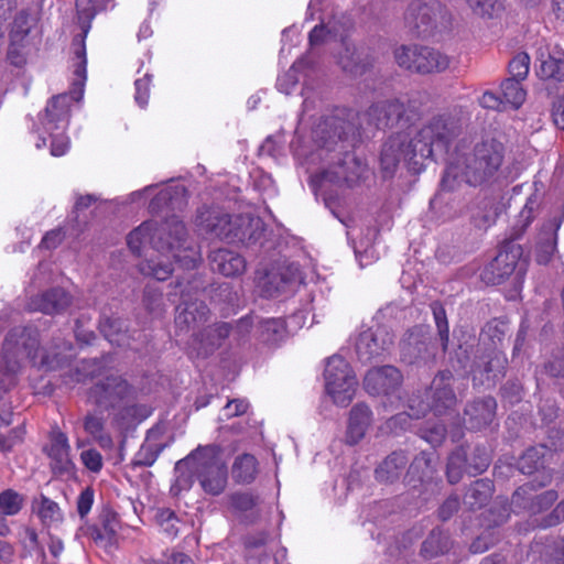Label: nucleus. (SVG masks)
<instances>
[{
  "mask_svg": "<svg viewBox=\"0 0 564 564\" xmlns=\"http://www.w3.org/2000/svg\"><path fill=\"white\" fill-rule=\"evenodd\" d=\"M459 133L458 121L446 115L432 118L414 133L397 132L382 145L381 171L386 177L392 176L403 162L409 171L420 173L427 161H445Z\"/></svg>",
  "mask_w": 564,
  "mask_h": 564,
  "instance_id": "1",
  "label": "nucleus"
},
{
  "mask_svg": "<svg viewBox=\"0 0 564 564\" xmlns=\"http://www.w3.org/2000/svg\"><path fill=\"white\" fill-rule=\"evenodd\" d=\"M37 332L29 327H14L6 336L2 345L0 367V387L9 388L18 384V375L23 361L30 359L44 370H56L67 366L73 357L72 344L64 340L45 349L40 361H36L39 348Z\"/></svg>",
  "mask_w": 564,
  "mask_h": 564,
  "instance_id": "2",
  "label": "nucleus"
},
{
  "mask_svg": "<svg viewBox=\"0 0 564 564\" xmlns=\"http://www.w3.org/2000/svg\"><path fill=\"white\" fill-rule=\"evenodd\" d=\"M153 235L151 246L166 260L147 259L139 263V271L158 281H165L173 272L170 257L184 269H194L200 260L198 248L189 240L183 221L175 215L166 218L161 224L153 221Z\"/></svg>",
  "mask_w": 564,
  "mask_h": 564,
  "instance_id": "3",
  "label": "nucleus"
},
{
  "mask_svg": "<svg viewBox=\"0 0 564 564\" xmlns=\"http://www.w3.org/2000/svg\"><path fill=\"white\" fill-rule=\"evenodd\" d=\"M502 161V143L495 139L478 142L470 152L448 161L442 178V187L447 191L454 189L457 178H462L471 186L481 185L497 174Z\"/></svg>",
  "mask_w": 564,
  "mask_h": 564,
  "instance_id": "4",
  "label": "nucleus"
},
{
  "mask_svg": "<svg viewBox=\"0 0 564 564\" xmlns=\"http://www.w3.org/2000/svg\"><path fill=\"white\" fill-rule=\"evenodd\" d=\"M176 469L189 470L208 495L218 496L227 486V466L214 446L198 447L180 460Z\"/></svg>",
  "mask_w": 564,
  "mask_h": 564,
  "instance_id": "5",
  "label": "nucleus"
},
{
  "mask_svg": "<svg viewBox=\"0 0 564 564\" xmlns=\"http://www.w3.org/2000/svg\"><path fill=\"white\" fill-rule=\"evenodd\" d=\"M196 226L210 236L228 242L246 241L254 238L251 226L260 225V219L248 215L231 216L219 208H200L195 219Z\"/></svg>",
  "mask_w": 564,
  "mask_h": 564,
  "instance_id": "6",
  "label": "nucleus"
},
{
  "mask_svg": "<svg viewBox=\"0 0 564 564\" xmlns=\"http://www.w3.org/2000/svg\"><path fill=\"white\" fill-rule=\"evenodd\" d=\"M393 55L401 68L422 75L445 72L452 62L440 50L421 45H401Z\"/></svg>",
  "mask_w": 564,
  "mask_h": 564,
  "instance_id": "7",
  "label": "nucleus"
},
{
  "mask_svg": "<svg viewBox=\"0 0 564 564\" xmlns=\"http://www.w3.org/2000/svg\"><path fill=\"white\" fill-rule=\"evenodd\" d=\"M404 19L408 25L421 36H430L449 23L448 12L438 0L411 1Z\"/></svg>",
  "mask_w": 564,
  "mask_h": 564,
  "instance_id": "8",
  "label": "nucleus"
},
{
  "mask_svg": "<svg viewBox=\"0 0 564 564\" xmlns=\"http://www.w3.org/2000/svg\"><path fill=\"white\" fill-rule=\"evenodd\" d=\"M435 356L436 347L431 336L421 328L409 330L400 343L401 360L408 365L426 366Z\"/></svg>",
  "mask_w": 564,
  "mask_h": 564,
  "instance_id": "9",
  "label": "nucleus"
},
{
  "mask_svg": "<svg viewBox=\"0 0 564 564\" xmlns=\"http://www.w3.org/2000/svg\"><path fill=\"white\" fill-rule=\"evenodd\" d=\"M522 254L519 245L509 242L484 268L481 279L486 284L497 285L505 282L516 270Z\"/></svg>",
  "mask_w": 564,
  "mask_h": 564,
  "instance_id": "10",
  "label": "nucleus"
},
{
  "mask_svg": "<svg viewBox=\"0 0 564 564\" xmlns=\"http://www.w3.org/2000/svg\"><path fill=\"white\" fill-rule=\"evenodd\" d=\"M393 340V334L383 325L368 328L360 333L357 339V355L361 361H370L389 351Z\"/></svg>",
  "mask_w": 564,
  "mask_h": 564,
  "instance_id": "11",
  "label": "nucleus"
},
{
  "mask_svg": "<svg viewBox=\"0 0 564 564\" xmlns=\"http://www.w3.org/2000/svg\"><path fill=\"white\" fill-rule=\"evenodd\" d=\"M368 123L373 124L378 129L392 127L404 120L409 122L413 119V115L408 111L405 105L399 99L382 100L369 107L364 115Z\"/></svg>",
  "mask_w": 564,
  "mask_h": 564,
  "instance_id": "12",
  "label": "nucleus"
},
{
  "mask_svg": "<svg viewBox=\"0 0 564 564\" xmlns=\"http://www.w3.org/2000/svg\"><path fill=\"white\" fill-rule=\"evenodd\" d=\"M367 172L366 163L356 156L355 153L346 151L334 165L324 170L321 174V181L330 183L346 182L349 185L356 183Z\"/></svg>",
  "mask_w": 564,
  "mask_h": 564,
  "instance_id": "13",
  "label": "nucleus"
},
{
  "mask_svg": "<svg viewBox=\"0 0 564 564\" xmlns=\"http://www.w3.org/2000/svg\"><path fill=\"white\" fill-rule=\"evenodd\" d=\"M354 127L339 117H329L317 126L314 131L315 141L321 148L334 151L338 142L354 134Z\"/></svg>",
  "mask_w": 564,
  "mask_h": 564,
  "instance_id": "14",
  "label": "nucleus"
},
{
  "mask_svg": "<svg viewBox=\"0 0 564 564\" xmlns=\"http://www.w3.org/2000/svg\"><path fill=\"white\" fill-rule=\"evenodd\" d=\"M323 378L325 388H355L358 384L352 367L339 355H333L325 360Z\"/></svg>",
  "mask_w": 564,
  "mask_h": 564,
  "instance_id": "15",
  "label": "nucleus"
},
{
  "mask_svg": "<svg viewBox=\"0 0 564 564\" xmlns=\"http://www.w3.org/2000/svg\"><path fill=\"white\" fill-rule=\"evenodd\" d=\"M182 303L177 306L175 324L181 330H191L203 325L208 317L207 305L198 299L192 300L189 295L182 292Z\"/></svg>",
  "mask_w": 564,
  "mask_h": 564,
  "instance_id": "16",
  "label": "nucleus"
},
{
  "mask_svg": "<svg viewBox=\"0 0 564 564\" xmlns=\"http://www.w3.org/2000/svg\"><path fill=\"white\" fill-rule=\"evenodd\" d=\"M72 304V296L62 288H53L43 293L32 296L26 308L30 312H41L43 314H59Z\"/></svg>",
  "mask_w": 564,
  "mask_h": 564,
  "instance_id": "17",
  "label": "nucleus"
},
{
  "mask_svg": "<svg viewBox=\"0 0 564 564\" xmlns=\"http://www.w3.org/2000/svg\"><path fill=\"white\" fill-rule=\"evenodd\" d=\"M296 271L292 265L271 269L259 281L261 294L275 297L284 293L293 284Z\"/></svg>",
  "mask_w": 564,
  "mask_h": 564,
  "instance_id": "18",
  "label": "nucleus"
},
{
  "mask_svg": "<svg viewBox=\"0 0 564 564\" xmlns=\"http://www.w3.org/2000/svg\"><path fill=\"white\" fill-rule=\"evenodd\" d=\"M497 403L491 397L475 400L465 409L464 423L471 430L490 424L495 417Z\"/></svg>",
  "mask_w": 564,
  "mask_h": 564,
  "instance_id": "19",
  "label": "nucleus"
},
{
  "mask_svg": "<svg viewBox=\"0 0 564 564\" xmlns=\"http://www.w3.org/2000/svg\"><path fill=\"white\" fill-rule=\"evenodd\" d=\"M72 99L74 98L68 95H59L50 100L42 120L46 131L65 129L68 122L69 102Z\"/></svg>",
  "mask_w": 564,
  "mask_h": 564,
  "instance_id": "20",
  "label": "nucleus"
},
{
  "mask_svg": "<svg viewBox=\"0 0 564 564\" xmlns=\"http://www.w3.org/2000/svg\"><path fill=\"white\" fill-rule=\"evenodd\" d=\"M403 383V375L392 365L370 368L365 377V388H399Z\"/></svg>",
  "mask_w": 564,
  "mask_h": 564,
  "instance_id": "21",
  "label": "nucleus"
},
{
  "mask_svg": "<svg viewBox=\"0 0 564 564\" xmlns=\"http://www.w3.org/2000/svg\"><path fill=\"white\" fill-rule=\"evenodd\" d=\"M213 271L219 272L226 276L241 274L246 269L245 259L228 249H217L209 254Z\"/></svg>",
  "mask_w": 564,
  "mask_h": 564,
  "instance_id": "22",
  "label": "nucleus"
},
{
  "mask_svg": "<svg viewBox=\"0 0 564 564\" xmlns=\"http://www.w3.org/2000/svg\"><path fill=\"white\" fill-rule=\"evenodd\" d=\"M371 424V411L364 404H356L349 414L346 441L350 445L359 443L366 435L368 427Z\"/></svg>",
  "mask_w": 564,
  "mask_h": 564,
  "instance_id": "23",
  "label": "nucleus"
},
{
  "mask_svg": "<svg viewBox=\"0 0 564 564\" xmlns=\"http://www.w3.org/2000/svg\"><path fill=\"white\" fill-rule=\"evenodd\" d=\"M99 329L109 343L119 347H130L132 336L129 334L124 321L120 317L102 315Z\"/></svg>",
  "mask_w": 564,
  "mask_h": 564,
  "instance_id": "24",
  "label": "nucleus"
},
{
  "mask_svg": "<svg viewBox=\"0 0 564 564\" xmlns=\"http://www.w3.org/2000/svg\"><path fill=\"white\" fill-rule=\"evenodd\" d=\"M560 224L547 221L543 225L535 247V259L540 264L550 262L556 248V231Z\"/></svg>",
  "mask_w": 564,
  "mask_h": 564,
  "instance_id": "25",
  "label": "nucleus"
},
{
  "mask_svg": "<svg viewBox=\"0 0 564 564\" xmlns=\"http://www.w3.org/2000/svg\"><path fill=\"white\" fill-rule=\"evenodd\" d=\"M185 187L181 185L169 186L161 189L150 203L152 213L163 212L164 208L177 209L184 204Z\"/></svg>",
  "mask_w": 564,
  "mask_h": 564,
  "instance_id": "26",
  "label": "nucleus"
},
{
  "mask_svg": "<svg viewBox=\"0 0 564 564\" xmlns=\"http://www.w3.org/2000/svg\"><path fill=\"white\" fill-rule=\"evenodd\" d=\"M506 366V356L501 351L495 350L485 362L482 370H480L481 378L479 383L487 388L497 386L505 377Z\"/></svg>",
  "mask_w": 564,
  "mask_h": 564,
  "instance_id": "27",
  "label": "nucleus"
},
{
  "mask_svg": "<svg viewBox=\"0 0 564 564\" xmlns=\"http://www.w3.org/2000/svg\"><path fill=\"white\" fill-rule=\"evenodd\" d=\"M540 67L538 75L542 79L564 80V52L554 51L544 55H540Z\"/></svg>",
  "mask_w": 564,
  "mask_h": 564,
  "instance_id": "28",
  "label": "nucleus"
},
{
  "mask_svg": "<svg viewBox=\"0 0 564 564\" xmlns=\"http://www.w3.org/2000/svg\"><path fill=\"white\" fill-rule=\"evenodd\" d=\"M32 509L45 527L56 525L63 521L59 506L44 495L33 500Z\"/></svg>",
  "mask_w": 564,
  "mask_h": 564,
  "instance_id": "29",
  "label": "nucleus"
},
{
  "mask_svg": "<svg viewBox=\"0 0 564 564\" xmlns=\"http://www.w3.org/2000/svg\"><path fill=\"white\" fill-rule=\"evenodd\" d=\"M408 463V457L402 452H394L388 456L376 469V477L380 481L392 482L401 475Z\"/></svg>",
  "mask_w": 564,
  "mask_h": 564,
  "instance_id": "30",
  "label": "nucleus"
},
{
  "mask_svg": "<svg viewBox=\"0 0 564 564\" xmlns=\"http://www.w3.org/2000/svg\"><path fill=\"white\" fill-rule=\"evenodd\" d=\"M232 478L239 484H250L258 475V460L251 454H241L236 457L232 468Z\"/></svg>",
  "mask_w": 564,
  "mask_h": 564,
  "instance_id": "31",
  "label": "nucleus"
},
{
  "mask_svg": "<svg viewBox=\"0 0 564 564\" xmlns=\"http://www.w3.org/2000/svg\"><path fill=\"white\" fill-rule=\"evenodd\" d=\"M69 449L67 436L62 432L54 433L48 453L50 457L56 463L54 468L59 471H67L72 468Z\"/></svg>",
  "mask_w": 564,
  "mask_h": 564,
  "instance_id": "32",
  "label": "nucleus"
},
{
  "mask_svg": "<svg viewBox=\"0 0 564 564\" xmlns=\"http://www.w3.org/2000/svg\"><path fill=\"white\" fill-rule=\"evenodd\" d=\"M230 330L231 326L228 323H218L205 328L204 336L207 338L216 337V340L209 341L207 345H204L203 339L197 340L199 343L197 357L205 358L214 352L221 345V341L229 336Z\"/></svg>",
  "mask_w": 564,
  "mask_h": 564,
  "instance_id": "33",
  "label": "nucleus"
},
{
  "mask_svg": "<svg viewBox=\"0 0 564 564\" xmlns=\"http://www.w3.org/2000/svg\"><path fill=\"white\" fill-rule=\"evenodd\" d=\"M449 536L441 530H433L422 544L421 552L425 557H435L449 551Z\"/></svg>",
  "mask_w": 564,
  "mask_h": 564,
  "instance_id": "34",
  "label": "nucleus"
},
{
  "mask_svg": "<svg viewBox=\"0 0 564 564\" xmlns=\"http://www.w3.org/2000/svg\"><path fill=\"white\" fill-rule=\"evenodd\" d=\"M25 503V497L11 489L0 490V517L17 516Z\"/></svg>",
  "mask_w": 564,
  "mask_h": 564,
  "instance_id": "35",
  "label": "nucleus"
},
{
  "mask_svg": "<svg viewBox=\"0 0 564 564\" xmlns=\"http://www.w3.org/2000/svg\"><path fill=\"white\" fill-rule=\"evenodd\" d=\"M492 495V484L488 479L476 480L466 494L467 503L475 508L485 505Z\"/></svg>",
  "mask_w": 564,
  "mask_h": 564,
  "instance_id": "36",
  "label": "nucleus"
},
{
  "mask_svg": "<svg viewBox=\"0 0 564 564\" xmlns=\"http://www.w3.org/2000/svg\"><path fill=\"white\" fill-rule=\"evenodd\" d=\"M343 40L344 51L339 55V64L343 69L351 74L361 73L365 65L361 64L360 54L356 50L355 45L345 39Z\"/></svg>",
  "mask_w": 564,
  "mask_h": 564,
  "instance_id": "37",
  "label": "nucleus"
},
{
  "mask_svg": "<svg viewBox=\"0 0 564 564\" xmlns=\"http://www.w3.org/2000/svg\"><path fill=\"white\" fill-rule=\"evenodd\" d=\"M153 221L142 223L138 228L132 230L127 237V243L134 253H140L145 243L151 245V236L153 235Z\"/></svg>",
  "mask_w": 564,
  "mask_h": 564,
  "instance_id": "38",
  "label": "nucleus"
},
{
  "mask_svg": "<svg viewBox=\"0 0 564 564\" xmlns=\"http://www.w3.org/2000/svg\"><path fill=\"white\" fill-rule=\"evenodd\" d=\"M84 536H88L97 545H100L102 547H109L116 543V531L113 528H111L109 530V532L107 533V536H106V535L101 534V531L99 528L84 523L78 528V530L75 534V538H76V540H80Z\"/></svg>",
  "mask_w": 564,
  "mask_h": 564,
  "instance_id": "39",
  "label": "nucleus"
},
{
  "mask_svg": "<svg viewBox=\"0 0 564 564\" xmlns=\"http://www.w3.org/2000/svg\"><path fill=\"white\" fill-rule=\"evenodd\" d=\"M466 451L464 448H457L448 457L446 475L451 484H457L464 471L466 470Z\"/></svg>",
  "mask_w": 564,
  "mask_h": 564,
  "instance_id": "40",
  "label": "nucleus"
},
{
  "mask_svg": "<svg viewBox=\"0 0 564 564\" xmlns=\"http://www.w3.org/2000/svg\"><path fill=\"white\" fill-rule=\"evenodd\" d=\"M503 102L510 104L514 108H519L525 100V90L521 87L520 80L507 78L501 84Z\"/></svg>",
  "mask_w": 564,
  "mask_h": 564,
  "instance_id": "41",
  "label": "nucleus"
},
{
  "mask_svg": "<svg viewBox=\"0 0 564 564\" xmlns=\"http://www.w3.org/2000/svg\"><path fill=\"white\" fill-rule=\"evenodd\" d=\"M546 452L544 445L529 448L519 459V469L522 474H532L543 465V456Z\"/></svg>",
  "mask_w": 564,
  "mask_h": 564,
  "instance_id": "42",
  "label": "nucleus"
},
{
  "mask_svg": "<svg viewBox=\"0 0 564 564\" xmlns=\"http://www.w3.org/2000/svg\"><path fill=\"white\" fill-rule=\"evenodd\" d=\"M535 479L532 480L530 484H525L521 487H519L511 499V506L516 509H523V510H534V499L532 495V490L535 489Z\"/></svg>",
  "mask_w": 564,
  "mask_h": 564,
  "instance_id": "43",
  "label": "nucleus"
},
{
  "mask_svg": "<svg viewBox=\"0 0 564 564\" xmlns=\"http://www.w3.org/2000/svg\"><path fill=\"white\" fill-rule=\"evenodd\" d=\"M259 329L260 338L264 343L274 344L281 338L284 332V324L281 319L269 318L259 323Z\"/></svg>",
  "mask_w": 564,
  "mask_h": 564,
  "instance_id": "44",
  "label": "nucleus"
},
{
  "mask_svg": "<svg viewBox=\"0 0 564 564\" xmlns=\"http://www.w3.org/2000/svg\"><path fill=\"white\" fill-rule=\"evenodd\" d=\"M31 44L30 41H13L10 40L8 48V61L15 67H23L26 64L28 55L30 53Z\"/></svg>",
  "mask_w": 564,
  "mask_h": 564,
  "instance_id": "45",
  "label": "nucleus"
},
{
  "mask_svg": "<svg viewBox=\"0 0 564 564\" xmlns=\"http://www.w3.org/2000/svg\"><path fill=\"white\" fill-rule=\"evenodd\" d=\"M432 311L437 326L442 349L443 351H446L449 341V330L445 310L441 304L434 302L432 304Z\"/></svg>",
  "mask_w": 564,
  "mask_h": 564,
  "instance_id": "46",
  "label": "nucleus"
},
{
  "mask_svg": "<svg viewBox=\"0 0 564 564\" xmlns=\"http://www.w3.org/2000/svg\"><path fill=\"white\" fill-rule=\"evenodd\" d=\"M431 463L432 460L430 455L426 453H421L410 465L409 474L417 476V479L423 481L425 478H430L433 474V467Z\"/></svg>",
  "mask_w": 564,
  "mask_h": 564,
  "instance_id": "47",
  "label": "nucleus"
},
{
  "mask_svg": "<svg viewBox=\"0 0 564 564\" xmlns=\"http://www.w3.org/2000/svg\"><path fill=\"white\" fill-rule=\"evenodd\" d=\"M507 330V325L500 321H491L484 327L480 339L482 343L486 340L491 341L492 346L496 347L498 343H501Z\"/></svg>",
  "mask_w": 564,
  "mask_h": 564,
  "instance_id": "48",
  "label": "nucleus"
},
{
  "mask_svg": "<svg viewBox=\"0 0 564 564\" xmlns=\"http://www.w3.org/2000/svg\"><path fill=\"white\" fill-rule=\"evenodd\" d=\"M426 392H433L431 398L434 400V404L431 406V410L435 414H442L443 410L451 409L455 402V395L453 390H425Z\"/></svg>",
  "mask_w": 564,
  "mask_h": 564,
  "instance_id": "49",
  "label": "nucleus"
},
{
  "mask_svg": "<svg viewBox=\"0 0 564 564\" xmlns=\"http://www.w3.org/2000/svg\"><path fill=\"white\" fill-rule=\"evenodd\" d=\"M29 19L30 14L22 10L20 11L13 21V28L10 33V40L13 41H30L29 40V33H30V25H29Z\"/></svg>",
  "mask_w": 564,
  "mask_h": 564,
  "instance_id": "50",
  "label": "nucleus"
},
{
  "mask_svg": "<svg viewBox=\"0 0 564 564\" xmlns=\"http://www.w3.org/2000/svg\"><path fill=\"white\" fill-rule=\"evenodd\" d=\"M76 10L79 23L85 32L97 13L96 0H76Z\"/></svg>",
  "mask_w": 564,
  "mask_h": 564,
  "instance_id": "51",
  "label": "nucleus"
},
{
  "mask_svg": "<svg viewBox=\"0 0 564 564\" xmlns=\"http://www.w3.org/2000/svg\"><path fill=\"white\" fill-rule=\"evenodd\" d=\"M352 400V390H325L322 397V403L325 406H327L328 403H333L338 408H346Z\"/></svg>",
  "mask_w": 564,
  "mask_h": 564,
  "instance_id": "52",
  "label": "nucleus"
},
{
  "mask_svg": "<svg viewBox=\"0 0 564 564\" xmlns=\"http://www.w3.org/2000/svg\"><path fill=\"white\" fill-rule=\"evenodd\" d=\"M529 55L527 53H519L509 63V74L511 75L510 78H514L516 80L525 79L529 74Z\"/></svg>",
  "mask_w": 564,
  "mask_h": 564,
  "instance_id": "53",
  "label": "nucleus"
},
{
  "mask_svg": "<svg viewBox=\"0 0 564 564\" xmlns=\"http://www.w3.org/2000/svg\"><path fill=\"white\" fill-rule=\"evenodd\" d=\"M101 375L100 362L97 359L82 360L76 366V381L86 383L87 378H95Z\"/></svg>",
  "mask_w": 564,
  "mask_h": 564,
  "instance_id": "54",
  "label": "nucleus"
},
{
  "mask_svg": "<svg viewBox=\"0 0 564 564\" xmlns=\"http://www.w3.org/2000/svg\"><path fill=\"white\" fill-rule=\"evenodd\" d=\"M470 10L479 17H492L499 9L498 0H465Z\"/></svg>",
  "mask_w": 564,
  "mask_h": 564,
  "instance_id": "55",
  "label": "nucleus"
},
{
  "mask_svg": "<svg viewBox=\"0 0 564 564\" xmlns=\"http://www.w3.org/2000/svg\"><path fill=\"white\" fill-rule=\"evenodd\" d=\"M337 34L329 25L319 24L313 28L308 34V42L311 47L322 45L332 39H336Z\"/></svg>",
  "mask_w": 564,
  "mask_h": 564,
  "instance_id": "56",
  "label": "nucleus"
},
{
  "mask_svg": "<svg viewBox=\"0 0 564 564\" xmlns=\"http://www.w3.org/2000/svg\"><path fill=\"white\" fill-rule=\"evenodd\" d=\"M538 206L536 199L533 197H529L524 207L519 214V220L517 226L520 225V230L513 236V239H518L522 232L525 230V228L531 224V221L534 218V212Z\"/></svg>",
  "mask_w": 564,
  "mask_h": 564,
  "instance_id": "57",
  "label": "nucleus"
},
{
  "mask_svg": "<svg viewBox=\"0 0 564 564\" xmlns=\"http://www.w3.org/2000/svg\"><path fill=\"white\" fill-rule=\"evenodd\" d=\"M544 371L553 378L564 377V348L544 365Z\"/></svg>",
  "mask_w": 564,
  "mask_h": 564,
  "instance_id": "58",
  "label": "nucleus"
},
{
  "mask_svg": "<svg viewBox=\"0 0 564 564\" xmlns=\"http://www.w3.org/2000/svg\"><path fill=\"white\" fill-rule=\"evenodd\" d=\"M151 76L145 74L142 78L134 82L135 95L134 99L140 107H144L149 100Z\"/></svg>",
  "mask_w": 564,
  "mask_h": 564,
  "instance_id": "59",
  "label": "nucleus"
},
{
  "mask_svg": "<svg viewBox=\"0 0 564 564\" xmlns=\"http://www.w3.org/2000/svg\"><path fill=\"white\" fill-rule=\"evenodd\" d=\"M80 459L86 468L93 473H98L102 468V456L96 449H86L80 454Z\"/></svg>",
  "mask_w": 564,
  "mask_h": 564,
  "instance_id": "60",
  "label": "nucleus"
},
{
  "mask_svg": "<svg viewBox=\"0 0 564 564\" xmlns=\"http://www.w3.org/2000/svg\"><path fill=\"white\" fill-rule=\"evenodd\" d=\"M55 129L48 131L52 137L51 153L54 156L64 155L69 148V139L64 133H54Z\"/></svg>",
  "mask_w": 564,
  "mask_h": 564,
  "instance_id": "61",
  "label": "nucleus"
},
{
  "mask_svg": "<svg viewBox=\"0 0 564 564\" xmlns=\"http://www.w3.org/2000/svg\"><path fill=\"white\" fill-rule=\"evenodd\" d=\"M248 402L242 399L229 400L223 409V416L230 419L234 416L241 415L248 410Z\"/></svg>",
  "mask_w": 564,
  "mask_h": 564,
  "instance_id": "62",
  "label": "nucleus"
},
{
  "mask_svg": "<svg viewBox=\"0 0 564 564\" xmlns=\"http://www.w3.org/2000/svg\"><path fill=\"white\" fill-rule=\"evenodd\" d=\"M446 435V429L443 424H434L423 431V438L433 446L440 445Z\"/></svg>",
  "mask_w": 564,
  "mask_h": 564,
  "instance_id": "63",
  "label": "nucleus"
},
{
  "mask_svg": "<svg viewBox=\"0 0 564 564\" xmlns=\"http://www.w3.org/2000/svg\"><path fill=\"white\" fill-rule=\"evenodd\" d=\"M551 117L555 127L564 130V96L556 97L553 100Z\"/></svg>",
  "mask_w": 564,
  "mask_h": 564,
  "instance_id": "64",
  "label": "nucleus"
}]
</instances>
